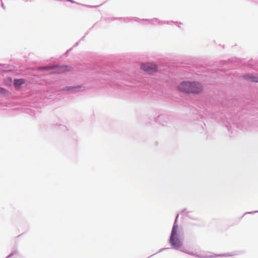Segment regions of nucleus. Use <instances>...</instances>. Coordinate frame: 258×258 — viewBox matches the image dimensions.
Returning <instances> with one entry per match:
<instances>
[{
	"label": "nucleus",
	"mask_w": 258,
	"mask_h": 258,
	"mask_svg": "<svg viewBox=\"0 0 258 258\" xmlns=\"http://www.w3.org/2000/svg\"><path fill=\"white\" fill-rule=\"evenodd\" d=\"M179 91L188 94H199L203 90L202 85L197 82H182L178 86Z\"/></svg>",
	"instance_id": "obj_1"
},
{
	"label": "nucleus",
	"mask_w": 258,
	"mask_h": 258,
	"mask_svg": "<svg viewBox=\"0 0 258 258\" xmlns=\"http://www.w3.org/2000/svg\"><path fill=\"white\" fill-rule=\"evenodd\" d=\"M170 242L172 246L175 249L179 248L182 245V242L179 238L177 233V226L174 225L170 237Z\"/></svg>",
	"instance_id": "obj_2"
},
{
	"label": "nucleus",
	"mask_w": 258,
	"mask_h": 258,
	"mask_svg": "<svg viewBox=\"0 0 258 258\" xmlns=\"http://www.w3.org/2000/svg\"><path fill=\"white\" fill-rule=\"evenodd\" d=\"M141 68L145 72L149 74L155 73L157 71L158 67L157 65L152 62L143 63L141 65Z\"/></svg>",
	"instance_id": "obj_3"
},
{
	"label": "nucleus",
	"mask_w": 258,
	"mask_h": 258,
	"mask_svg": "<svg viewBox=\"0 0 258 258\" xmlns=\"http://www.w3.org/2000/svg\"><path fill=\"white\" fill-rule=\"evenodd\" d=\"M39 70H54V73H64L68 71L69 70L68 69V67L66 66H54L52 67H41L38 68Z\"/></svg>",
	"instance_id": "obj_4"
},
{
	"label": "nucleus",
	"mask_w": 258,
	"mask_h": 258,
	"mask_svg": "<svg viewBox=\"0 0 258 258\" xmlns=\"http://www.w3.org/2000/svg\"><path fill=\"white\" fill-rule=\"evenodd\" d=\"M25 81L24 79H15L14 81V85L16 87H19L25 83Z\"/></svg>",
	"instance_id": "obj_5"
},
{
	"label": "nucleus",
	"mask_w": 258,
	"mask_h": 258,
	"mask_svg": "<svg viewBox=\"0 0 258 258\" xmlns=\"http://www.w3.org/2000/svg\"><path fill=\"white\" fill-rule=\"evenodd\" d=\"M245 79L249 80L252 82H258V77L247 75L245 76Z\"/></svg>",
	"instance_id": "obj_6"
},
{
	"label": "nucleus",
	"mask_w": 258,
	"mask_h": 258,
	"mask_svg": "<svg viewBox=\"0 0 258 258\" xmlns=\"http://www.w3.org/2000/svg\"><path fill=\"white\" fill-rule=\"evenodd\" d=\"M8 91L3 88H0V94H6Z\"/></svg>",
	"instance_id": "obj_7"
},
{
	"label": "nucleus",
	"mask_w": 258,
	"mask_h": 258,
	"mask_svg": "<svg viewBox=\"0 0 258 258\" xmlns=\"http://www.w3.org/2000/svg\"><path fill=\"white\" fill-rule=\"evenodd\" d=\"M80 88V87H67L66 90H72L73 89H77V88Z\"/></svg>",
	"instance_id": "obj_8"
}]
</instances>
